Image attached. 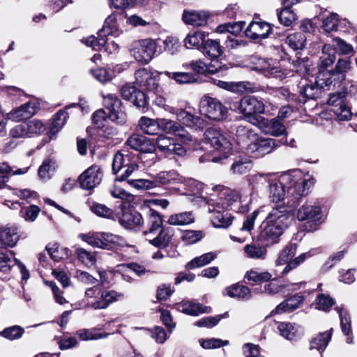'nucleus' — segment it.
<instances>
[{"label":"nucleus","instance_id":"37","mask_svg":"<svg viewBox=\"0 0 357 357\" xmlns=\"http://www.w3.org/2000/svg\"><path fill=\"white\" fill-rule=\"evenodd\" d=\"M164 216L156 210L150 208L147 212V226L148 230L144 231V234L148 233L153 234L158 229H160L163 225Z\"/></svg>","mask_w":357,"mask_h":357},{"label":"nucleus","instance_id":"9","mask_svg":"<svg viewBox=\"0 0 357 357\" xmlns=\"http://www.w3.org/2000/svg\"><path fill=\"white\" fill-rule=\"evenodd\" d=\"M116 205V220L126 229H132L143 225L142 214L128 202H117Z\"/></svg>","mask_w":357,"mask_h":357},{"label":"nucleus","instance_id":"4","mask_svg":"<svg viewBox=\"0 0 357 357\" xmlns=\"http://www.w3.org/2000/svg\"><path fill=\"white\" fill-rule=\"evenodd\" d=\"M351 69V61L350 56L339 58L334 68H331L329 72L325 73L326 76L319 78L321 83L327 90L333 89L347 90L345 86L346 73Z\"/></svg>","mask_w":357,"mask_h":357},{"label":"nucleus","instance_id":"21","mask_svg":"<svg viewBox=\"0 0 357 357\" xmlns=\"http://www.w3.org/2000/svg\"><path fill=\"white\" fill-rule=\"evenodd\" d=\"M306 47L307 46H298V50L295 51L294 56L296 59L292 60V64L296 68V73L301 76L313 77L315 68L313 66L312 61L307 56H302V52Z\"/></svg>","mask_w":357,"mask_h":357},{"label":"nucleus","instance_id":"16","mask_svg":"<svg viewBox=\"0 0 357 357\" xmlns=\"http://www.w3.org/2000/svg\"><path fill=\"white\" fill-rule=\"evenodd\" d=\"M103 105L108 111L107 118L113 122L123 125L126 121V114L123 111V103L115 94H108L103 98Z\"/></svg>","mask_w":357,"mask_h":357},{"label":"nucleus","instance_id":"62","mask_svg":"<svg viewBox=\"0 0 357 357\" xmlns=\"http://www.w3.org/2000/svg\"><path fill=\"white\" fill-rule=\"evenodd\" d=\"M262 70L270 76L279 79L280 80H283L287 78L291 73L287 70L282 69L280 66L271 67L269 64H268L267 67H263Z\"/></svg>","mask_w":357,"mask_h":357},{"label":"nucleus","instance_id":"39","mask_svg":"<svg viewBox=\"0 0 357 357\" xmlns=\"http://www.w3.org/2000/svg\"><path fill=\"white\" fill-rule=\"evenodd\" d=\"M224 294L238 300H248L251 298L250 289L239 283L234 284L225 288Z\"/></svg>","mask_w":357,"mask_h":357},{"label":"nucleus","instance_id":"5","mask_svg":"<svg viewBox=\"0 0 357 357\" xmlns=\"http://www.w3.org/2000/svg\"><path fill=\"white\" fill-rule=\"evenodd\" d=\"M206 137L210 140L211 146L215 149V154L211 161L226 164L234 155V150L231 142L219 130L209 128L206 130Z\"/></svg>","mask_w":357,"mask_h":357},{"label":"nucleus","instance_id":"3","mask_svg":"<svg viewBox=\"0 0 357 357\" xmlns=\"http://www.w3.org/2000/svg\"><path fill=\"white\" fill-rule=\"evenodd\" d=\"M238 134L246 135L250 139L247 145L246 150L252 154L254 158H262L267 154L272 153L275 149L287 143L286 137L281 139L266 138L253 133L245 127L238 126L236 130Z\"/></svg>","mask_w":357,"mask_h":357},{"label":"nucleus","instance_id":"35","mask_svg":"<svg viewBox=\"0 0 357 357\" xmlns=\"http://www.w3.org/2000/svg\"><path fill=\"white\" fill-rule=\"evenodd\" d=\"M333 332V330L331 328L330 330L319 333L316 337H312L310 342V349H316L322 354L331 340Z\"/></svg>","mask_w":357,"mask_h":357},{"label":"nucleus","instance_id":"57","mask_svg":"<svg viewBox=\"0 0 357 357\" xmlns=\"http://www.w3.org/2000/svg\"><path fill=\"white\" fill-rule=\"evenodd\" d=\"M174 140L173 138L160 135L155 142V148L157 147L160 151L163 152L166 157H170L169 153Z\"/></svg>","mask_w":357,"mask_h":357},{"label":"nucleus","instance_id":"32","mask_svg":"<svg viewBox=\"0 0 357 357\" xmlns=\"http://www.w3.org/2000/svg\"><path fill=\"white\" fill-rule=\"evenodd\" d=\"M86 132L96 142H105L116 135V129L108 125L86 128Z\"/></svg>","mask_w":357,"mask_h":357},{"label":"nucleus","instance_id":"44","mask_svg":"<svg viewBox=\"0 0 357 357\" xmlns=\"http://www.w3.org/2000/svg\"><path fill=\"white\" fill-rule=\"evenodd\" d=\"M272 275L268 272H258L254 270L248 271L244 277L247 279V284L251 286L261 284L267 282L271 280Z\"/></svg>","mask_w":357,"mask_h":357},{"label":"nucleus","instance_id":"7","mask_svg":"<svg viewBox=\"0 0 357 357\" xmlns=\"http://www.w3.org/2000/svg\"><path fill=\"white\" fill-rule=\"evenodd\" d=\"M165 71L149 70L143 68L135 73V84L145 93H151L158 96L163 91L160 84V75H165Z\"/></svg>","mask_w":357,"mask_h":357},{"label":"nucleus","instance_id":"19","mask_svg":"<svg viewBox=\"0 0 357 357\" xmlns=\"http://www.w3.org/2000/svg\"><path fill=\"white\" fill-rule=\"evenodd\" d=\"M273 27V24L261 20L260 21L252 20L245 30L244 33L251 41L256 43V40L267 38L272 33Z\"/></svg>","mask_w":357,"mask_h":357},{"label":"nucleus","instance_id":"20","mask_svg":"<svg viewBox=\"0 0 357 357\" xmlns=\"http://www.w3.org/2000/svg\"><path fill=\"white\" fill-rule=\"evenodd\" d=\"M159 132H165L174 135L182 142L192 141V136L179 123L167 119H158Z\"/></svg>","mask_w":357,"mask_h":357},{"label":"nucleus","instance_id":"45","mask_svg":"<svg viewBox=\"0 0 357 357\" xmlns=\"http://www.w3.org/2000/svg\"><path fill=\"white\" fill-rule=\"evenodd\" d=\"M234 218L228 212L215 211L211 222L215 228H227L232 224Z\"/></svg>","mask_w":357,"mask_h":357},{"label":"nucleus","instance_id":"46","mask_svg":"<svg viewBox=\"0 0 357 357\" xmlns=\"http://www.w3.org/2000/svg\"><path fill=\"white\" fill-rule=\"evenodd\" d=\"M231 160L234 161L231 166L234 174H243L251 168V160L244 156L238 155Z\"/></svg>","mask_w":357,"mask_h":357},{"label":"nucleus","instance_id":"54","mask_svg":"<svg viewBox=\"0 0 357 357\" xmlns=\"http://www.w3.org/2000/svg\"><path fill=\"white\" fill-rule=\"evenodd\" d=\"M277 15L280 24L289 26L297 20V15L291 9L282 8L280 11L277 10Z\"/></svg>","mask_w":357,"mask_h":357},{"label":"nucleus","instance_id":"33","mask_svg":"<svg viewBox=\"0 0 357 357\" xmlns=\"http://www.w3.org/2000/svg\"><path fill=\"white\" fill-rule=\"evenodd\" d=\"M208 33L194 31L189 33L184 39V45H220V39H206Z\"/></svg>","mask_w":357,"mask_h":357},{"label":"nucleus","instance_id":"61","mask_svg":"<svg viewBox=\"0 0 357 357\" xmlns=\"http://www.w3.org/2000/svg\"><path fill=\"white\" fill-rule=\"evenodd\" d=\"M147 3L148 0H112V6L116 9L121 10L128 7L142 6Z\"/></svg>","mask_w":357,"mask_h":357},{"label":"nucleus","instance_id":"63","mask_svg":"<svg viewBox=\"0 0 357 357\" xmlns=\"http://www.w3.org/2000/svg\"><path fill=\"white\" fill-rule=\"evenodd\" d=\"M339 22V15L336 13H331L327 17L323 19L321 27L328 33L337 31Z\"/></svg>","mask_w":357,"mask_h":357},{"label":"nucleus","instance_id":"18","mask_svg":"<svg viewBox=\"0 0 357 357\" xmlns=\"http://www.w3.org/2000/svg\"><path fill=\"white\" fill-rule=\"evenodd\" d=\"M103 172L101 167L93 165L84 171L77 178L79 187L84 190H92L102 181Z\"/></svg>","mask_w":357,"mask_h":357},{"label":"nucleus","instance_id":"31","mask_svg":"<svg viewBox=\"0 0 357 357\" xmlns=\"http://www.w3.org/2000/svg\"><path fill=\"white\" fill-rule=\"evenodd\" d=\"M209 14L203 10H184L182 15V20L186 24L193 26H202L207 24Z\"/></svg>","mask_w":357,"mask_h":357},{"label":"nucleus","instance_id":"13","mask_svg":"<svg viewBox=\"0 0 357 357\" xmlns=\"http://www.w3.org/2000/svg\"><path fill=\"white\" fill-rule=\"evenodd\" d=\"M199 106L201 111L211 120L220 122L228 117V108L216 98L205 95L202 98Z\"/></svg>","mask_w":357,"mask_h":357},{"label":"nucleus","instance_id":"38","mask_svg":"<svg viewBox=\"0 0 357 357\" xmlns=\"http://www.w3.org/2000/svg\"><path fill=\"white\" fill-rule=\"evenodd\" d=\"M50 258L55 262H59L63 258H68L72 255V251L68 248L60 246L58 243H49L45 247Z\"/></svg>","mask_w":357,"mask_h":357},{"label":"nucleus","instance_id":"29","mask_svg":"<svg viewBox=\"0 0 357 357\" xmlns=\"http://www.w3.org/2000/svg\"><path fill=\"white\" fill-rule=\"evenodd\" d=\"M331 46H322L323 55L320 56L317 63V79L322 78L326 72H329L336 60V55L333 53H326V50H331Z\"/></svg>","mask_w":357,"mask_h":357},{"label":"nucleus","instance_id":"11","mask_svg":"<svg viewBox=\"0 0 357 357\" xmlns=\"http://www.w3.org/2000/svg\"><path fill=\"white\" fill-rule=\"evenodd\" d=\"M121 33L117 25L116 15L111 14L105 20L102 29L97 33V37L92 35L86 38H83L81 41L85 45H109V37H117Z\"/></svg>","mask_w":357,"mask_h":357},{"label":"nucleus","instance_id":"49","mask_svg":"<svg viewBox=\"0 0 357 357\" xmlns=\"http://www.w3.org/2000/svg\"><path fill=\"white\" fill-rule=\"evenodd\" d=\"M297 245L289 243L280 252L279 257L276 261L277 265H284L288 264L296 252Z\"/></svg>","mask_w":357,"mask_h":357},{"label":"nucleus","instance_id":"55","mask_svg":"<svg viewBox=\"0 0 357 357\" xmlns=\"http://www.w3.org/2000/svg\"><path fill=\"white\" fill-rule=\"evenodd\" d=\"M199 50L202 52V53L207 56H208L211 59V63L212 62H214L215 65L218 66L216 64V61L219 63L216 59L220 57L223 51L222 50V46H196Z\"/></svg>","mask_w":357,"mask_h":357},{"label":"nucleus","instance_id":"53","mask_svg":"<svg viewBox=\"0 0 357 357\" xmlns=\"http://www.w3.org/2000/svg\"><path fill=\"white\" fill-rule=\"evenodd\" d=\"M24 333V328L18 325L5 328L2 331H0L1 336L11 341L20 339Z\"/></svg>","mask_w":357,"mask_h":357},{"label":"nucleus","instance_id":"6","mask_svg":"<svg viewBox=\"0 0 357 357\" xmlns=\"http://www.w3.org/2000/svg\"><path fill=\"white\" fill-rule=\"evenodd\" d=\"M265 99L255 96H245L241 99L239 106L243 110L244 119L254 126H257L261 121V116L266 113Z\"/></svg>","mask_w":357,"mask_h":357},{"label":"nucleus","instance_id":"22","mask_svg":"<svg viewBox=\"0 0 357 357\" xmlns=\"http://www.w3.org/2000/svg\"><path fill=\"white\" fill-rule=\"evenodd\" d=\"M126 144L132 149L144 153H151L155 151V141L139 134L134 133L130 136Z\"/></svg>","mask_w":357,"mask_h":357},{"label":"nucleus","instance_id":"58","mask_svg":"<svg viewBox=\"0 0 357 357\" xmlns=\"http://www.w3.org/2000/svg\"><path fill=\"white\" fill-rule=\"evenodd\" d=\"M40 208L35 204L22 207L20 213L26 221L33 222L36 220L40 212Z\"/></svg>","mask_w":357,"mask_h":357},{"label":"nucleus","instance_id":"28","mask_svg":"<svg viewBox=\"0 0 357 357\" xmlns=\"http://www.w3.org/2000/svg\"><path fill=\"white\" fill-rule=\"evenodd\" d=\"M175 307L182 313L190 316H198L200 314L211 312L210 306L203 305L193 301H182L181 303L175 304Z\"/></svg>","mask_w":357,"mask_h":357},{"label":"nucleus","instance_id":"42","mask_svg":"<svg viewBox=\"0 0 357 357\" xmlns=\"http://www.w3.org/2000/svg\"><path fill=\"white\" fill-rule=\"evenodd\" d=\"M137 126L146 135H155L160 133L158 119H153L146 116H142L138 121Z\"/></svg>","mask_w":357,"mask_h":357},{"label":"nucleus","instance_id":"50","mask_svg":"<svg viewBox=\"0 0 357 357\" xmlns=\"http://www.w3.org/2000/svg\"><path fill=\"white\" fill-rule=\"evenodd\" d=\"M315 308L328 312L335 305V300L328 294H319L314 300Z\"/></svg>","mask_w":357,"mask_h":357},{"label":"nucleus","instance_id":"14","mask_svg":"<svg viewBox=\"0 0 357 357\" xmlns=\"http://www.w3.org/2000/svg\"><path fill=\"white\" fill-rule=\"evenodd\" d=\"M322 211L319 206L303 205L297 211L296 217L299 221H305L303 229L307 232L317 230L321 224Z\"/></svg>","mask_w":357,"mask_h":357},{"label":"nucleus","instance_id":"52","mask_svg":"<svg viewBox=\"0 0 357 357\" xmlns=\"http://www.w3.org/2000/svg\"><path fill=\"white\" fill-rule=\"evenodd\" d=\"M194 222L191 212L174 214L169 216L167 223L172 225H184Z\"/></svg>","mask_w":357,"mask_h":357},{"label":"nucleus","instance_id":"41","mask_svg":"<svg viewBox=\"0 0 357 357\" xmlns=\"http://www.w3.org/2000/svg\"><path fill=\"white\" fill-rule=\"evenodd\" d=\"M183 178L176 170L160 172L157 174L155 181L162 185L181 183Z\"/></svg>","mask_w":357,"mask_h":357},{"label":"nucleus","instance_id":"8","mask_svg":"<svg viewBox=\"0 0 357 357\" xmlns=\"http://www.w3.org/2000/svg\"><path fill=\"white\" fill-rule=\"evenodd\" d=\"M299 204L300 202L296 199L294 202L287 201L286 204L276 205L268 215L266 220L284 231L294 220V211Z\"/></svg>","mask_w":357,"mask_h":357},{"label":"nucleus","instance_id":"34","mask_svg":"<svg viewBox=\"0 0 357 357\" xmlns=\"http://www.w3.org/2000/svg\"><path fill=\"white\" fill-rule=\"evenodd\" d=\"M335 310L339 314L342 332L347 336V342L351 344L353 342V333L350 314L343 307L337 306L335 307Z\"/></svg>","mask_w":357,"mask_h":357},{"label":"nucleus","instance_id":"24","mask_svg":"<svg viewBox=\"0 0 357 357\" xmlns=\"http://www.w3.org/2000/svg\"><path fill=\"white\" fill-rule=\"evenodd\" d=\"M304 301V296L301 293H296L292 296H288L278 304L276 307L271 311V315L293 312L298 309Z\"/></svg>","mask_w":357,"mask_h":357},{"label":"nucleus","instance_id":"25","mask_svg":"<svg viewBox=\"0 0 357 357\" xmlns=\"http://www.w3.org/2000/svg\"><path fill=\"white\" fill-rule=\"evenodd\" d=\"M38 109V103L28 101L21 106L12 109L8 114V118L17 122L28 120L36 113Z\"/></svg>","mask_w":357,"mask_h":357},{"label":"nucleus","instance_id":"12","mask_svg":"<svg viewBox=\"0 0 357 357\" xmlns=\"http://www.w3.org/2000/svg\"><path fill=\"white\" fill-rule=\"evenodd\" d=\"M120 93L122 98L130 102L143 112H146L149 107V97L146 93L135 82H126L121 89Z\"/></svg>","mask_w":357,"mask_h":357},{"label":"nucleus","instance_id":"30","mask_svg":"<svg viewBox=\"0 0 357 357\" xmlns=\"http://www.w3.org/2000/svg\"><path fill=\"white\" fill-rule=\"evenodd\" d=\"M17 227L15 226L0 229V250L13 248L19 240Z\"/></svg>","mask_w":357,"mask_h":357},{"label":"nucleus","instance_id":"56","mask_svg":"<svg viewBox=\"0 0 357 357\" xmlns=\"http://www.w3.org/2000/svg\"><path fill=\"white\" fill-rule=\"evenodd\" d=\"M280 335L287 340L294 339L298 333V328L295 324L280 322L278 326Z\"/></svg>","mask_w":357,"mask_h":357},{"label":"nucleus","instance_id":"40","mask_svg":"<svg viewBox=\"0 0 357 357\" xmlns=\"http://www.w3.org/2000/svg\"><path fill=\"white\" fill-rule=\"evenodd\" d=\"M100 240L102 241V249L114 250L123 246V238L109 232H100Z\"/></svg>","mask_w":357,"mask_h":357},{"label":"nucleus","instance_id":"10","mask_svg":"<svg viewBox=\"0 0 357 357\" xmlns=\"http://www.w3.org/2000/svg\"><path fill=\"white\" fill-rule=\"evenodd\" d=\"M307 79L303 83L300 82L298 84L299 96L295 94L292 95L291 100L296 102V106L301 107L308 100H317L321 97V93L324 91L325 86L321 83L317 76L314 78V82Z\"/></svg>","mask_w":357,"mask_h":357},{"label":"nucleus","instance_id":"48","mask_svg":"<svg viewBox=\"0 0 357 357\" xmlns=\"http://www.w3.org/2000/svg\"><path fill=\"white\" fill-rule=\"evenodd\" d=\"M216 257V255L213 252H207L199 257H197L188 262L185 265V268L188 270L194 269L198 267L204 266Z\"/></svg>","mask_w":357,"mask_h":357},{"label":"nucleus","instance_id":"47","mask_svg":"<svg viewBox=\"0 0 357 357\" xmlns=\"http://www.w3.org/2000/svg\"><path fill=\"white\" fill-rule=\"evenodd\" d=\"M90 209L97 216L116 220V208L112 210L105 204L93 202Z\"/></svg>","mask_w":357,"mask_h":357},{"label":"nucleus","instance_id":"27","mask_svg":"<svg viewBox=\"0 0 357 357\" xmlns=\"http://www.w3.org/2000/svg\"><path fill=\"white\" fill-rule=\"evenodd\" d=\"M98 294L100 295V298L92 302H88L87 307H91L93 310L106 309L112 303L118 301L119 298L122 294L118 293L114 290H99Z\"/></svg>","mask_w":357,"mask_h":357},{"label":"nucleus","instance_id":"59","mask_svg":"<svg viewBox=\"0 0 357 357\" xmlns=\"http://www.w3.org/2000/svg\"><path fill=\"white\" fill-rule=\"evenodd\" d=\"M25 124L29 137H31L33 135H41L45 130H46L44 123L38 119L28 121L25 122Z\"/></svg>","mask_w":357,"mask_h":357},{"label":"nucleus","instance_id":"23","mask_svg":"<svg viewBox=\"0 0 357 357\" xmlns=\"http://www.w3.org/2000/svg\"><path fill=\"white\" fill-rule=\"evenodd\" d=\"M261 121L257 126L260 129L266 132H269L271 135L275 137H286L287 139L288 132L282 122L280 120L273 118L269 119L268 118L260 119Z\"/></svg>","mask_w":357,"mask_h":357},{"label":"nucleus","instance_id":"1","mask_svg":"<svg viewBox=\"0 0 357 357\" xmlns=\"http://www.w3.org/2000/svg\"><path fill=\"white\" fill-rule=\"evenodd\" d=\"M316 180L313 177L308 179L303 178L300 172L293 171L283 174L275 183L269 184L270 193L273 200L280 201L285 199L294 202H301L302 197L309 192V189L314 185Z\"/></svg>","mask_w":357,"mask_h":357},{"label":"nucleus","instance_id":"15","mask_svg":"<svg viewBox=\"0 0 357 357\" xmlns=\"http://www.w3.org/2000/svg\"><path fill=\"white\" fill-rule=\"evenodd\" d=\"M139 165L136 162L130 160L128 155L126 156L120 151L116 152L112 162V174L116 175L114 181H124L131 175V174L137 170Z\"/></svg>","mask_w":357,"mask_h":357},{"label":"nucleus","instance_id":"60","mask_svg":"<svg viewBox=\"0 0 357 357\" xmlns=\"http://www.w3.org/2000/svg\"><path fill=\"white\" fill-rule=\"evenodd\" d=\"M256 91V86L254 83L248 81L245 82H231V91L236 93L250 92Z\"/></svg>","mask_w":357,"mask_h":357},{"label":"nucleus","instance_id":"2","mask_svg":"<svg viewBox=\"0 0 357 357\" xmlns=\"http://www.w3.org/2000/svg\"><path fill=\"white\" fill-rule=\"evenodd\" d=\"M215 64L204 62L202 59L192 60L184 63L182 67L185 71H165V75L178 85L193 84L199 82L201 76L215 74L222 70L220 63Z\"/></svg>","mask_w":357,"mask_h":357},{"label":"nucleus","instance_id":"64","mask_svg":"<svg viewBox=\"0 0 357 357\" xmlns=\"http://www.w3.org/2000/svg\"><path fill=\"white\" fill-rule=\"evenodd\" d=\"M75 252L78 260L86 266H92L96 262V256L84 248H77Z\"/></svg>","mask_w":357,"mask_h":357},{"label":"nucleus","instance_id":"36","mask_svg":"<svg viewBox=\"0 0 357 357\" xmlns=\"http://www.w3.org/2000/svg\"><path fill=\"white\" fill-rule=\"evenodd\" d=\"M157 46H137L130 50L133 52L135 59L142 64L149 63L153 59Z\"/></svg>","mask_w":357,"mask_h":357},{"label":"nucleus","instance_id":"26","mask_svg":"<svg viewBox=\"0 0 357 357\" xmlns=\"http://www.w3.org/2000/svg\"><path fill=\"white\" fill-rule=\"evenodd\" d=\"M176 115L183 125L195 130H203L207 125L206 120L184 109H181Z\"/></svg>","mask_w":357,"mask_h":357},{"label":"nucleus","instance_id":"51","mask_svg":"<svg viewBox=\"0 0 357 357\" xmlns=\"http://www.w3.org/2000/svg\"><path fill=\"white\" fill-rule=\"evenodd\" d=\"M245 24V22L244 21H238L230 23L229 35H227L225 43H227V41L229 40L231 43H234V45H246V42H244L243 40L239 41L231 37V36H237L238 34H240Z\"/></svg>","mask_w":357,"mask_h":357},{"label":"nucleus","instance_id":"43","mask_svg":"<svg viewBox=\"0 0 357 357\" xmlns=\"http://www.w3.org/2000/svg\"><path fill=\"white\" fill-rule=\"evenodd\" d=\"M244 252L250 258L264 259L267 250L264 245H261L257 239L253 238L252 243L246 245L244 247Z\"/></svg>","mask_w":357,"mask_h":357},{"label":"nucleus","instance_id":"17","mask_svg":"<svg viewBox=\"0 0 357 357\" xmlns=\"http://www.w3.org/2000/svg\"><path fill=\"white\" fill-rule=\"evenodd\" d=\"M282 234L283 230L279 226L274 225L266 219L259 227V232L256 239L261 245L268 248L278 243Z\"/></svg>","mask_w":357,"mask_h":357}]
</instances>
